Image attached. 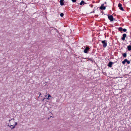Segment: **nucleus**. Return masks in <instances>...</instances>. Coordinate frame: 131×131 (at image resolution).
Segmentation results:
<instances>
[{"mask_svg": "<svg viewBox=\"0 0 131 131\" xmlns=\"http://www.w3.org/2000/svg\"><path fill=\"white\" fill-rule=\"evenodd\" d=\"M101 42L103 44V46L104 48H105L107 46V41L105 40H102Z\"/></svg>", "mask_w": 131, "mask_h": 131, "instance_id": "f257e3e1", "label": "nucleus"}, {"mask_svg": "<svg viewBox=\"0 0 131 131\" xmlns=\"http://www.w3.org/2000/svg\"><path fill=\"white\" fill-rule=\"evenodd\" d=\"M118 7H119V9L123 11L124 10L123 8V7H122V5L120 3H119L118 5Z\"/></svg>", "mask_w": 131, "mask_h": 131, "instance_id": "f03ea898", "label": "nucleus"}, {"mask_svg": "<svg viewBox=\"0 0 131 131\" xmlns=\"http://www.w3.org/2000/svg\"><path fill=\"white\" fill-rule=\"evenodd\" d=\"M108 19L111 21H113V17L112 15H108Z\"/></svg>", "mask_w": 131, "mask_h": 131, "instance_id": "7ed1b4c3", "label": "nucleus"}, {"mask_svg": "<svg viewBox=\"0 0 131 131\" xmlns=\"http://www.w3.org/2000/svg\"><path fill=\"white\" fill-rule=\"evenodd\" d=\"M14 121H11V120H9L8 125H14Z\"/></svg>", "mask_w": 131, "mask_h": 131, "instance_id": "20e7f679", "label": "nucleus"}, {"mask_svg": "<svg viewBox=\"0 0 131 131\" xmlns=\"http://www.w3.org/2000/svg\"><path fill=\"white\" fill-rule=\"evenodd\" d=\"M105 7L104 6V4H102L101 5V6L100 7V9H101L104 10L105 9Z\"/></svg>", "mask_w": 131, "mask_h": 131, "instance_id": "39448f33", "label": "nucleus"}, {"mask_svg": "<svg viewBox=\"0 0 131 131\" xmlns=\"http://www.w3.org/2000/svg\"><path fill=\"white\" fill-rule=\"evenodd\" d=\"M126 36V34H123V37L122 38V39L124 41L125 40V38Z\"/></svg>", "mask_w": 131, "mask_h": 131, "instance_id": "423d86ee", "label": "nucleus"}, {"mask_svg": "<svg viewBox=\"0 0 131 131\" xmlns=\"http://www.w3.org/2000/svg\"><path fill=\"white\" fill-rule=\"evenodd\" d=\"M113 64V63L112 62H110L108 64V66L110 67H112V65Z\"/></svg>", "mask_w": 131, "mask_h": 131, "instance_id": "0eeeda50", "label": "nucleus"}, {"mask_svg": "<svg viewBox=\"0 0 131 131\" xmlns=\"http://www.w3.org/2000/svg\"><path fill=\"white\" fill-rule=\"evenodd\" d=\"M64 0H61L60 1V5H64L63 3Z\"/></svg>", "mask_w": 131, "mask_h": 131, "instance_id": "6e6552de", "label": "nucleus"}, {"mask_svg": "<svg viewBox=\"0 0 131 131\" xmlns=\"http://www.w3.org/2000/svg\"><path fill=\"white\" fill-rule=\"evenodd\" d=\"M86 3H84V2L83 1H81V2L80 3V5H83L84 4H86Z\"/></svg>", "mask_w": 131, "mask_h": 131, "instance_id": "1a4fd4ad", "label": "nucleus"}, {"mask_svg": "<svg viewBox=\"0 0 131 131\" xmlns=\"http://www.w3.org/2000/svg\"><path fill=\"white\" fill-rule=\"evenodd\" d=\"M89 48L88 47H86L85 49L84 50V52L85 53H86L88 51V50L89 49Z\"/></svg>", "mask_w": 131, "mask_h": 131, "instance_id": "9d476101", "label": "nucleus"}, {"mask_svg": "<svg viewBox=\"0 0 131 131\" xmlns=\"http://www.w3.org/2000/svg\"><path fill=\"white\" fill-rule=\"evenodd\" d=\"M13 125H8V126L11 129H14L15 128H12L13 127Z\"/></svg>", "mask_w": 131, "mask_h": 131, "instance_id": "9b49d317", "label": "nucleus"}, {"mask_svg": "<svg viewBox=\"0 0 131 131\" xmlns=\"http://www.w3.org/2000/svg\"><path fill=\"white\" fill-rule=\"evenodd\" d=\"M14 125H13V127L12 128H15V126L17 125V123L16 122H14Z\"/></svg>", "mask_w": 131, "mask_h": 131, "instance_id": "f8f14e48", "label": "nucleus"}, {"mask_svg": "<svg viewBox=\"0 0 131 131\" xmlns=\"http://www.w3.org/2000/svg\"><path fill=\"white\" fill-rule=\"evenodd\" d=\"M127 48L129 50H131V46L129 45L127 46Z\"/></svg>", "mask_w": 131, "mask_h": 131, "instance_id": "ddd939ff", "label": "nucleus"}, {"mask_svg": "<svg viewBox=\"0 0 131 131\" xmlns=\"http://www.w3.org/2000/svg\"><path fill=\"white\" fill-rule=\"evenodd\" d=\"M118 30L119 31H121L123 30V28L122 27H120L119 28Z\"/></svg>", "mask_w": 131, "mask_h": 131, "instance_id": "4468645a", "label": "nucleus"}, {"mask_svg": "<svg viewBox=\"0 0 131 131\" xmlns=\"http://www.w3.org/2000/svg\"><path fill=\"white\" fill-rule=\"evenodd\" d=\"M123 56L124 57H126V54L125 53H124L123 54Z\"/></svg>", "mask_w": 131, "mask_h": 131, "instance_id": "2eb2a0df", "label": "nucleus"}, {"mask_svg": "<svg viewBox=\"0 0 131 131\" xmlns=\"http://www.w3.org/2000/svg\"><path fill=\"white\" fill-rule=\"evenodd\" d=\"M64 14L63 13H61L60 14V16L62 17H63V16Z\"/></svg>", "mask_w": 131, "mask_h": 131, "instance_id": "dca6fc26", "label": "nucleus"}, {"mask_svg": "<svg viewBox=\"0 0 131 131\" xmlns=\"http://www.w3.org/2000/svg\"><path fill=\"white\" fill-rule=\"evenodd\" d=\"M126 29H123V30L124 31H126Z\"/></svg>", "mask_w": 131, "mask_h": 131, "instance_id": "f3484780", "label": "nucleus"}, {"mask_svg": "<svg viewBox=\"0 0 131 131\" xmlns=\"http://www.w3.org/2000/svg\"><path fill=\"white\" fill-rule=\"evenodd\" d=\"M73 2H75L77 0H71Z\"/></svg>", "mask_w": 131, "mask_h": 131, "instance_id": "a211bd4d", "label": "nucleus"}, {"mask_svg": "<svg viewBox=\"0 0 131 131\" xmlns=\"http://www.w3.org/2000/svg\"><path fill=\"white\" fill-rule=\"evenodd\" d=\"M51 97V96L49 94L48 96V98H49V97Z\"/></svg>", "mask_w": 131, "mask_h": 131, "instance_id": "6ab92c4d", "label": "nucleus"}, {"mask_svg": "<svg viewBox=\"0 0 131 131\" xmlns=\"http://www.w3.org/2000/svg\"><path fill=\"white\" fill-rule=\"evenodd\" d=\"M127 63L128 64H129L130 63V62L129 61H128L127 62Z\"/></svg>", "mask_w": 131, "mask_h": 131, "instance_id": "aec40b11", "label": "nucleus"}, {"mask_svg": "<svg viewBox=\"0 0 131 131\" xmlns=\"http://www.w3.org/2000/svg\"><path fill=\"white\" fill-rule=\"evenodd\" d=\"M14 118L11 119H10L9 120H11V121H14Z\"/></svg>", "mask_w": 131, "mask_h": 131, "instance_id": "412c9836", "label": "nucleus"}, {"mask_svg": "<svg viewBox=\"0 0 131 131\" xmlns=\"http://www.w3.org/2000/svg\"><path fill=\"white\" fill-rule=\"evenodd\" d=\"M124 60L126 62H127V61H128V60L127 59H125Z\"/></svg>", "mask_w": 131, "mask_h": 131, "instance_id": "4be33fe9", "label": "nucleus"}, {"mask_svg": "<svg viewBox=\"0 0 131 131\" xmlns=\"http://www.w3.org/2000/svg\"><path fill=\"white\" fill-rule=\"evenodd\" d=\"M125 62H126L124 60L122 62V63L124 64Z\"/></svg>", "mask_w": 131, "mask_h": 131, "instance_id": "5701e85b", "label": "nucleus"}, {"mask_svg": "<svg viewBox=\"0 0 131 131\" xmlns=\"http://www.w3.org/2000/svg\"><path fill=\"white\" fill-rule=\"evenodd\" d=\"M47 99H48V100H49V99H49V98H48V97H47V98H46Z\"/></svg>", "mask_w": 131, "mask_h": 131, "instance_id": "b1692460", "label": "nucleus"}, {"mask_svg": "<svg viewBox=\"0 0 131 131\" xmlns=\"http://www.w3.org/2000/svg\"><path fill=\"white\" fill-rule=\"evenodd\" d=\"M39 93V94H39V96H40L41 95V93H40V92Z\"/></svg>", "mask_w": 131, "mask_h": 131, "instance_id": "393cba45", "label": "nucleus"}, {"mask_svg": "<svg viewBox=\"0 0 131 131\" xmlns=\"http://www.w3.org/2000/svg\"><path fill=\"white\" fill-rule=\"evenodd\" d=\"M45 99V98H44L43 100V101H44V100Z\"/></svg>", "mask_w": 131, "mask_h": 131, "instance_id": "a878e982", "label": "nucleus"}, {"mask_svg": "<svg viewBox=\"0 0 131 131\" xmlns=\"http://www.w3.org/2000/svg\"><path fill=\"white\" fill-rule=\"evenodd\" d=\"M52 117V116H51L50 117Z\"/></svg>", "mask_w": 131, "mask_h": 131, "instance_id": "bb28decb", "label": "nucleus"}, {"mask_svg": "<svg viewBox=\"0 0 131 131\" xmlns=\"http://www.w3.org/2000/svg\"><path fill=\"white\" fill-rule=\"evenodd\" d=\"M49 119V118H48V119Z\"/></svg>", "mask_w": 131, "mask_h": 131, "instance_id": "cd10ccee", "label": "nucleus"}, {"mask_svg": "<svg viewBox=\"0 0 131 131\" xmlns=\"http://www.w3.org/2000/svg\"><path fill=\"white\" fill-rule=\"evenodd\" d=\"M105 3L106 4V2H105Z\"/></svg>", "mask_w": 131, "mask_h": 131, "instance_id": "c85d7f7f", "label": "nucleus"}]
</instances>
